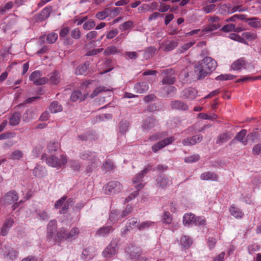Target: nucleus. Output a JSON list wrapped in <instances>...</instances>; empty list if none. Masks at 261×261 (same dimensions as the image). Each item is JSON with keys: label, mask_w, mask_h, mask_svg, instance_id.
Instances as JSON below:
<instances>
[{"label": "nucleus", "mask_w": 261, "mask_h": 261, "mask_svg": "<svg viewBox=\"0 0 261 261\" xmlns=\"http://www.w3.org/2000/svg\"><path fill=\"white\" fill-rule=\"evenodd\" d=\"M178 44L177 41L172 40L165 44H163L161 47L164 51H169L176 47Z\"/></svg>", "instance_id": "4c0bfd02"}, {"label": "nucleus", "mask_w": 261, "mask_h": 261, "mask_svg": "<svg viewBox=\"0 0 261 261\" xmlns=\"http://www.w3.org/2000/svg\"><path fill=\"white\" fill-rule=\"evenodd\" d=\"M93 83L94 81L93 80L86 81L81 84V88L83 90H85L86 93H88L90 89L93 88L94 86V85L93 84Z\"/></svg>", "instance_id": "37998d69"}, {"label": "nucleus", "mask_w": 261, "mask_h": 261, "mask_svg": "<svg viewBox=\"0 0 261 261\" xmlns=\"http://www.w3.org/2000/svg\"><path fill=\"white\" fill-rule=\"evenodd\" d=\"M216 8V5L213 4H210L202 8V11L206 14L211 13L214 12Z\"/></svg>", "instance_id": "0e129e2a"}, {"label": "nucleus", "mask_w": 261, "mask_h": 261, "mask_svg": "<svg viewBox=\"0 0 261 261\" xmlns=\"http://www.w3.org/2000/svg\"><path fill=\"white\" fill-rule=\"evenodd\" d=\"M197 95V91L193 88L185 89L181 93V96L185 98L193 99Z\"/></svg>", "instance_id": "4be33fe9"}, {"label": "nucleus", "mask_w": 261, "mask_h": 261, "mask_svg": "<svg viewBox=\"0 0 261 261\" xmlns=\"http://www.w3.org/2000/svg\"><path fill=\"white\" fill-rule=\"evenodd\" d=\"M206 224V220L203 216H195L194 224L196 226H205Z\"/></svg>", "instance_id": "864d4df0"}, {"label": "nucleus", "mask_w": 261, "mask_h": 261, "mask_svg": "<svg viewBox=\"0 0 261 261\" xmlns=\"http://www.w3.org/2000/svg\"><path fill=\"white\" fill-rule=\"evenodd\" d=\"M122 188V186L119 182L112 181L108 183L103 187V190L106 194H112L120 192Z\"/></svg>", "instance_id": "9d476101"}, {"label": "nucleus", "mask_w": 261, "mask_h": 261, "mask_svg": "<svg viewBox=\"0 0 261 261\" xmlns=\"http://www.w3.org/2000/svg\"><path fill=\"white\" fill-rule=\"evenodd\" d=\"M42 73L39 70L33 71L29 77V80L32 81L36 85H41L47 83L48 79L45 77H41Z\"/></svg>", "instance_id": "9b49d317"}, {"label": "nucleus", "mask_w": 261, "mask_h": 261, "mask_svg": "<svg viewBox=\"0 0 261 261\" xmlns=\"http://www.w3.org/2000/svg\"><path fill=\"white\" fill-rule=\"evenodd\" d=\"M73 203L74 201L72 198L67 199V196H64L56 202L54 206L56 209L60 210V214H65L67 212L69 207L73 205Z\"/></svg>", "instance_id": "423d86ee"}, {"label": "nucleus", "mask_w": 261, "mask_h": 261, "mask_svg": "<svg viewBox=\"0 0 261 261\" xmlns=\"http://www.w3.org/2000/svg\"><path fill=\"white\" fill-rule=\"evenodd\" d=\"M21 115L19 113H14L9 119V124L11 126H16L19 124L20 121Z\"/></svg>", "instance_id": "72a5a7b5"}, {"label": "nucleus", "mask_w": 261, "mask_h": 261, "mask_svg": "<svg viewBox=\"0 0 261 261\" xmlns=\"http://www.w3.org/2000/svg\"><path fill=\"white\" fill-rule=\"evenodd\" d=\"M207 21V25L201 31L202 34L212 32L220 28L222 26L221 18L216 15L209 16Z\"/></svg>", "instance_id": "20e7f679"}, {"label": "nucleus", "mask_w": 261, "mask_h": 261, "mask_svg": "<svg viewBox=\"0 0 261 261\" xmlns=\"http://www.w3.org/2000/svg\"><path fill=\"white\" fill-rule=\"evenodd\" d=\"M110 10L106 9L103 11L98 12L96 14V17L99 20H103L109 15Z\"/></svg>", "instance_id": "8fccbe9b"}, {"label": "nucleus", "mask_w": 261, "mask_h": 261, "mask_svg": "<svg viewBox=\"0 0 261 261\" xmlns=\"http://www.w3.org/2000/svg\"><path fill=\"white\" fill-rule=\"evenodd\" d=\"M149 86L145 82H139L134 86V90L136 92L140 94L145 93L148 91Z\"/></svg>", "instance_id": "5701e85b"}, {"label": "nucleus", "mask_w": 261, "mask_h": 261, "mask_svg": "<svg viewBox=\"0 0 261 261\" xmlns=\"http://www.w3.org/2000/svg\"><path fill=\"white\" fill-rule=\"evenodd\" d=\"M175 138L173 137H170L166 139H163L159 142L154 144L151 147L152 151L156 153L159 150L162 149L164 147L171 144L175 141Z\"/></svg>", "instance_id": "ddd939ff"}, {"label": "nucleus", "mask_w": 261, "mask_h": 261, "mask_svg": "<svg viewBox=\"0 0 261 261\" xmlns=\"http://www.w3.org/2000/svg\"><path fill=\"white\" fill-rule=\"evenodd\" d=\"M60 147V145L58 142L51 141H50L47 144V149L49 152H52L57 151Z\"/></svg>", "instance_id": "49530a36"}, {"label": "nucleus", "mask_w": 261, "mask_h": 261, "mask_svg": "<svg viewBox=\"0 0 261 261\" xmlns=\"http://www.w3.org/2000/svg\"><path fill=\"white\" fill-rule=\"evenodd\" d=\"M95 26V21L92 19H89L84 23L83 28L85 30L88 31L94 28Z\"/></svg>", "instance_id": "6e6d98bb"}, {"label": "nucleus", "mask_w": 261, "mask_h": 261, "mask_svg": "<svg viewBox=\"0 0 261 261\" xmlns=\"http://www.w3.org/2000/svg\"><path fill=\"white\" fill-rule=\"evenodd\" d=\"M171 107L172 109L179 110H187L188 108V106L186 103L179 100L172 101Z\"/></svg>", "instance_id": "2f4dec72"}, {"label": "nucleus", "mask_w": 261, "mask_h": 261, "mask_svg": "<svg viewBox=\"0 0 261 261\" xmlns=\"http://www.w3.org/2000/svg\"><path fill=\"white\" fill-rule=\"evenodd\" d=\"M193 243V239L189 236H183L180 238V244L183 248H188Z\"/></svg>", "instance_id": "c9c22d12"}, {"label": "nucleus", "mask_w": 261, "mask_h": 261, "mask_svg": "<svg viewBox=\"0 0 261 261\" xmlns=\"http://www.w3.org/2000/svg\"><path fill=\"white\" fill-rule=\"evenodd\" d=\"M142 251L139 248H135L129 253L130 256L134 261H149L148 259L141 256Z\"/></svg>", "instance_id": "f3484780"}, {"label": "nucleus", "mask_w": 261, "mask_h": 261, "mask_svg": "<svg viewBox=\"0 0 261 261\" xmlns=\"http://www.w3.org/2000/svg\"><path fill=\"white\" fill-rule=\"evenodd\" d=\"M195 219V215L194 214L189 213L185 214L182 218V223L184 226H189L194 224Z\"/></svg>", "instance_id": "c85d7f7f"}, {"label": "nucleus", "mask_w": 261, "mask_h": 261, "mask_svg": "<svg viewBox=\"0 0 261 261\" xmlns=\"http://www.w3.org/2000/svg\"><path fill=\"white\" fill-rule=\"evenodd\" d=\"M121 215L118 210H112L110 213L109 220L112 224L116 223L119 219H121Z\"/></svg>", "instance_id": "f704fd0d"}, {"label": "nucleus", "mask_w": 261, "mask_h": 261, "mask_svg": "<svg viewBox=\"0 0 261 261\" xmlns=\"http://www.w3.org/2000/svg\"><path fill=\"white\" fill-rule=\"evenodd\" d=\"M88 95V93H85L83 97L82 96V92L81 91L77 90L74 91L70 96L71 100L73 101H76L77 99H80L81 101L84 100Z\"/></svg>", "instance_id": "7c9ffc66"}, {"label": "nucleus", "mask_w": 261, "mask_h": 261, "mask_svg": "<svg viewBox=\"0 0 261 261\" xmlns=\"http://www.w3.org/2000/svg\"><path fill=\"white\" fill-rule=\"evenodd\" d=\"M155 225V222L147 221L142 222L138 225V229L139 230H145L153 227Z\"/></svg>", "instance_id": "a19ab883"}, {"label": "nucleus", "mask_w": 261, "mask_h": 261, "mask_svg": "<svg viewBox=\"0 0 261 261\" xmlns=\"http://www.w3.org/2000/svg\"><path fill=\"white\" fill-rule=\"evenodd\" d=\"M114 163L110 160H108L103 164L102 169L106 172L113 170L114 168Z\"/></svg>", "instance_id": "bf43d9fd"}, {"label": "nucleus", "mask_w": 261, "mask_h": 261, "mask_svg": "<svg viewBox=\"0 0 261 261\" xmlns=\"http://www.w3.org/2000/svg\"><path fill=\"white\" fill-rule=\"evenodd\" d=\"M221 9H224L225 10V12L227 13V14H232V13H233L234 12H237V7H236V6H231L229 5H226V4H225V5H223L221 8H220Z\"/></svg>", "instance_id": "09e8293b"}, {"label": "nucleus", "mask_w": 261, "mask_h": 261, "mask_svg": "<svg viewBox=\"0 0 261 261\" xmlns=\"http://www.w3.org/2000/svg\"><path fill=\"white\" fill-rule=\"evenodd\" d=\"M151 170V167L150 166H148L145 168L141 172L136 175L134 177L133 179V182L134 184H135L134 186L138 191L142 189L143 188L144 185L140 182L142 181V179L145 175L149 171ZM152 170L154 171L155 169H152Z\"/></svg>", "instance_id": "1a4fd4ad"}, {"label": "nucleus", "mask_w": 261, "mask_h": 261, "mask_svg": "<svg viewBox=\"0 0 261 261\" xmlns=\"http://www.w3.org/2000/svg\"><path fill=\"white\" fill-rule=\"evenodd\" d=\"M90 65L89 62H86L83 64L77 67L75 70V74L77 75H83L85 73Z\"/></svg>", "instance_id": "58836bf2"}, {"label": "nucleus", "mask_w": 261, "mask_h": 261, "mask_svg": "<svg viewBox=\"0 0 261 261\" xmlns=\"http://www.w3.org/2000/svg\"><path fill=\"white\" fill-rule=\"evenodd\" d=\"M49 109L51 113H56L61 112L62 110V107L59 102L53 101L50 103Z\"/></svg>", "instance_id": "79ce46f5"}, {"label": "nucleus", "mask_w": 261, "mask_h": 261, "mask_svg": "<svg viewBox=\"0 0 261 261\" xmlns=\"http://www.w3.org/2000/svg\"><path fill=\"white\" fill-rule=\"evenodd\" d=\"M129 122L126 120L121 121L119 125V134H121V135H123L125 134L128 129L129 127Z\"/></svg>", "instance_id": "c03bdc74"}, {"label": "nucleus", "mask_w": 261, "mask_h": 261, "mask_svg": "<svg viewBox=\"0 0 261 261\" xmlns=\"http://www.w3.org/2000/svg\"><path fill=\"white\" fill-rule=\"evenodd\" d=\"M199 159V155L194 154L191 156L185 158V162L188 163H192L197 161Z\"/></svg>", "instance_id": "338daca9"}, {"label": "nucleus", "mask_w": 261, "mask_h": 261, "mask_svg": "<svg viewBox=\"0 0 261 261\" xmlns=\"http://www.w3.org/2000/svg\"><path fill=\"white\" fill-rule=\"evenodd\" d=\"M58 34L56 33H51L49 34L46 37L47 43L52 44L55 43L58 39Z\"/></svg>", "instance_id": "e2e57ef3"}, {"label": "nucleus", "mask_w": 261, "mask_h": 261, "mask_svg": "<svg viewBox=\"0 0 261 261\" xmlns=\"http://www.w3.org/2000/svg\"><path fill=\"white\" fill-rule=\"evenodd\" d=\"M247 134V130L246 129H242L240 132H239L236 135L235 138L233 140H236L243 144V145H245L247 144V140L251 139L252 140H254V138L255 137V133H251L247 135V139H245V136Z\"/></svg>", "instance_id": "f8f14e48"}, {"label": "nucleus", "mask_w": 261, "mask_h": 261, "mask_svg": "<svg viewBox=\"0 0 261 261\" xmlns=\"http://www.w3.org/2000/svg\"><path fill=\"white\" fill-rule=\"evenodd\" d=\"M244 66V60L242 59H239L232 64L231 67L234 70H239L243 68Z\"/></svg>", "instance_id": "ea45409f"}, {"label": "nucleus", "mask_w": 261, "mask_h": 261, "mask_svg": "<svg viewBox=\"0 0 261 261\" xmlns=\"http://www.w3.org/2000/svg\"><path fill=\"white\" fill-rule=\"evenodd\" d=\"M0 254H3L4 256L11 260H14L18 257V252L11 248L8 244L5 245L4 246L1 245Z\"/></svg>", "instance_id": "6e6552de"}, {"label": "nucleus", "mask_w": 261, "mask_h": 261, "mask_svg": "<svg viewBox=\"0 0 261 261\" xmlns=\"http://www.w3.org/2000/svg\"><path fill=\"white\" fill-rule=\"evenodd\" d=\"M162 74L166 75L162 81L163 84L172 85L175 81V77L174 76V71L172 69H167L163 70Z\"/></svg>", "instance_id": "2eb2a0df"}, {"label": "nucleus", "mask_w": 261, "mask_h": 261, "mask_svg": "<svg viewBox=\"0 0 261 261\" xmlns=\"http://www.w3.org/2000/svg\"><path fill=\"white\" fill-rule=\"evenodd\" d=\"M236 76L230 74H221L218 76L216 79L217 80L219 81H225V80H232L235 78Z\"/></svg>", "instance_id": "69168bd1"}, {"label": "nucleus", "mask_w": 261, "mask_h": 261, "mask_svg": "<svg viewBox=\"0 0 261 261\" xmlns=\"http://www.w3.org/2000/svg\"><path fill=\"white\" fill-rule=\"evenodd\" d=\"M46 173L45 168L39 165H37L33 170V175L38 178L43 177Z\"/></svg>", "instance_id": "b1692460"}, {"label": "nucleus", "mask_w": 261, "mask_h": 261, "mask_svg": "<svg viewBox=\"0 0 261 261\" xmlns=\"http://www.w3.org/2000/svg\"><path fill=\"white\" fill-rule=\"evenodd\" d=\"M118 253L117 244L112 241L102 251V256L107 260H110L116 257Z\"/></svg>", "instance_id": "39448f33"}, {"label": "nucleus", "mask_w": 261, "mask_h": 261, "mask_svg": "<svg viewBox=\"0 0 261 261\" xmlns=\"http://www.w3.org/2000/svg\"><path fill=\"white\" fill-rule=\"evenodd\" d=\"M18 199V196L15 191H10L8 192L4 197L5 203L9 204L13 203L12 206L13 210H15L18 206V204L16 203Z\"/></svg>", "instance_id": "4468645a"}, {"label": "nucleus", "mask_w": 261, "mask_h": 261, "mask_svg": "<svg viewBox=\"0 0 261 261\" xmlns=\"http://www.w3.org/2000/svg\"><path fill=\"white\" fill-rule=\"evenodd\" d=\"M229 212L230 214L237 219H240L243 218L244 213L238 207L232 205L230 206Z\"/></svg>", "instance_id": "c756f323"}, {"label": "nucleus", "mask_w": 261, "mask_h": 261, "mask_svg": "<svg viewBox=\"0 0 261 261\" xmlns=\"http://www.w3.org/2000/svg\"><path fill=\"white\" fill-rule=\"evenodd\" d=\"M14 222V221L13 218H7L1 228L0 235L2 236H7L8 234L10 228L13 225Z\"/></svg>", "instance_id": "dca6fc26"}, {"label": "nucleus", "mask_w": 261, "mask_h": 261, "mask_svg": "<svg viewBox=\"0 0 261 261\" xmlns=\"http://www.w3.org/2000/svg\"><path fill=\"white\" fill-rule=\"evenodd\" d=\"M232 137V135L229 132H227L218 136L216 143L222 145L223 143L226 142Z\"/></svg>", "instance_id": "473e14b6"}, {"label": "nucleus", "mask_w": 261, "mask_h": 261, "mask_svg": "<svg viewBox=\"0 0 261 261\" xmlns=\"http://www.w3.org/2000/svg\"><path fill=\"white\" fill-rule=\"evenodd\" d=\"M172 181L165 175H160L156 178V187L158 188H165L171 185Z\"/></svg>", "instance_id": "a211bd4d"}, {"label": "nucleus", "mask_w": 261, "mask_h": 261, "mask_svg": "<svg viewBox=\"0 0 261 261\" xmlns=\"http://www.w3.org/2000/svg\"><path fill=\"white\" fill-rule=\"evenodd\" d=\"M110 90L109 89L103 86H100L99 87L96 88L93 91V92L91 94L90 97L91 98H94L102 91H108Z\"/></svg>", "instance_id": "603ef678"}, {"label": "nucleus", "mask_w": 261, "mask_h": 261, "mask_svg": "<svg viewBox=\"0 0 261 261\" xmlns=\"http://www.w3.org/2000/svg\"><path fill=\"white\" fill-rule=\"evenodd\" d=\"M242 36L249 41L254 40L257 38V35L255 33L249 32H244Z\"/></svg>", "instance_id": "052dcab7"}, {"label": "nucleus", "mask_w": 261, "mask_h": 261, "mask_svg": "<svg viewBox=\"0 0 261 261\" xmlns=\"http://www.w3.org/2000/svg\"><path fill=\"white\" fill-rule=\"evenodd\" d=\"M79 233V229L76 227H73L69 232H67L64 228H61L55 236V240L57 242L61 241L63 240L72 241L78 237Z\"/></svg>", "instance_id": "7ed1b4c3"}, {"label": "nucleus", "mask_w": 261, "mask_h": 261, "mask_svg": "<svg viewBox=\"0 0 261 261\" xmlns=\"http://www.w3.org/2000/svg\"><path fill=\"white\" fill-rule=\"evenodd\" d=\"M120 51L118 50L115 46H110L108 47L104 51L103 54L105 55H114L119 54Z\"/></svg>", "instance_id": "de8ad7c7"}, {"label": "nucleus", "mask_w": 261, "mask_h": 261, "mask_svg": "<svg viewBox=\"0 0 261 261\" xmlns=\"http://www.w3.org/2000/svg\"><path fill=\"white\" fill-rule=\"evenodd\" d=\"M203 139L201 135L193 136L191 138H187L182 140V143L184 145H192L200 142Z\"/></svg>", "instance_id": "412c9836"}, {"label": "nucleus", "mask_w": 261, "mask_h": 261, "mask_svg": "<svg viewBox=\"0 0 261 261\" xmlns=\"http://www.w3.org/2000/svg\"><path fill=\"white\" fill-rule=\"evenodd\" d=\"M133 22L130 20L125 21L119 26V29L122 31L129 30L133 27Z\"/></svg>", "instance_id": "680f3d73"}, {"label": "nucleus", "mask_w": 261, "mask_h": 261, "mask_svg": "<svg viewBox=\"0 0 261 261\" xmlns=\"http://www.w3.org/2000/svg\"><path fill=\"white\" fill-rule=\"evenodd\" d=\"M217 62L209 57H206L200 61L195 66L194 71L198 79L205 77L215 70Z\"/></svg>", "instance_id": "f257e3e1"}, {"label": "nucleus", "mask_w": 261, "mask_h": 261, "mask_svg": "<svg viewBox=\"0 0 261 261\" xmlns=\"http://www.w3.org/2000/svg\"><path fill=\"white\" fill-rule=\"evenodd\" d=\"M49 80L52 84L57 85L60 82V76L59 73L57 71H54L50 73Z\"/></svg>", "instance_id": "a18cd8bd"}, {"label": "nucleus", "mask_w": 261, "mask_h": 261, "mask_svg": "<svg viewBox=\"0 0 261 261\" xmlns=\"http://www.w3.org/2000/svg\"><path fill=\"white\" fill-rule=\"evenodd\" d=\"M114 230V228L111 226H106L99 228L96 232V234L100 237H106Z\"/></svg>", "instance_id": "cd10ccee"}, {"label": "nucleus", "mask_w": 261, "mask_h": 261, "mask_svg": "<svg viewBox=\"0 0 261 261\" xmlns=\"http://www.w3.org/2000/svg\"><path fill=\"white\" fill-rule=\"evenodd\" d=\"M57 223L55 220H50L47 226V235L50 238L54 237L55 233L57 230Z\"/></svg>", "instance_id": "bb28decb"}, {"label": "nucleus", "mask_w": 261, "mask_h": 261, "mask_svg": "<svg viewBox=\"0 0 261 261\" xmlns=\"http://www.w3.org/2000/svg\"><path fill=\"white\" fill-rule=\"evenodd\" d=\"M163 221L167 224H171L172 222V217L170 213L168 212H165L162 216Z\"/></svg>", "instance_id": "13d9d810"}, {"label": "nucleus", "mask_w": 261, "mask_h": 261, "mask_svg": "<svg viewBox=\"0 0 261 261\" xmlns=\"http://www.w3.org/2000/svg\"><path fill=\"white\" fill-rule=\"evenodd\" d=\"M79 156L81 160L89 162V164L86 168L87 173L92 172L100 166V162L94 152L87 150H82L79 152Z\"/></svg>", "instance_id": "f03ea898"}, {"label": "nucleus", "mask_w": 261, "mask_h": 261, "mask_svg": "<svg viewBox=\"0 0 261 261\" xmlns=\"http://www.w3.org/2000/svg\"><path fill=\"white\" fill-rule=\"evenodd\" d=\"M23 153L20 150H16L12 152L9 159L12 160H19L23 156Z\"/></svg>", "instance_id": "4d7b16f0"}, {"label": "nucleus", "mask_w": 261, "mask_h": 261, "mask_svg": "<svg viewBox=\"0 0 261 261\" xmlns=\"http://www.w3.org/2000/svg\"><path fill=\"white\" fill-rule=\"evenodd\" d=\"M246 21L252 28H258L261 27V22L259 19L257 17L247 18Z\"/></svg>", "instance_id": "e433bc0d"}, {"label": "nucleus", "mask_w": 261, "mask_h": 261, "mask_svg": "<svg viewBox=\"0 0 261 261\" xmlns=\"http://www.w3.org/2000/svg\"><path fill=\"white\" fill-rule=\"evenodd\" d=\"M69 164L70 168L74 171H77L81 168V164L78 161L71 160L69 161Z\"/></svg>", "instance_id": "5fc2aeb1"}, {"label": "nucleus", "mask_w": 261, "mask_h": 261, "mask_svg": "<svg viewBox=\"0 0 261 261\" xmlns=\"http://www.w3.org/2000/svg\"><path fill=\"white\" fill-rule=\"evenodd\" d=\"M200 178L202 180L217 181L218 176L215 173L208 171L202 173L200 176Z\"/></svg>", "instance_id": "393cba45"}, {"label": "nucleus", "mask_w": 261, "mask_h": 261, "mask_svg": "<svg viewBox=\"0 0 261 261\" xmlns=\"http://www.w3.org/2000/svg\"><path fill=\"white\" fill-rule=\"evenodd\" d=\"M155 50V48L152 46L147 48L144 53V57L146 59H150L154 55Z\"/></svg>", "instance_id": "3c124183"}, {"label": "nucleus", "mask_w": 261, "mask_h": 261, "mask_svg": "<svg viewBox=\"0 0 261 261\" xmlns=\"http://www.w3.org/2000/svg\"><path fill=\"white\" fill-rule=\"evenodd\" d=\"M46 163L49 166L60 168L64 166L67 162V158L66 155H62L60 158L54 155H51L45 160Z\"/></svg>", "instance_id": "0eeeda50"}, {"label": "nucleus", "mask_w": 261, "mask_h": 261, "mask_svg": "<svg viewBox=\"0 0 261 261\" xmlns=\"http://www.w3.org/2000/svg\"><path fill=\"white\" fill-rule=\"evenodd\" d=\"M94 256V249L89 247L83 250L81 257L84 261H89L92 259Z\"/></svg>", "instance_id": "aec40b11"}, {"label": "nucleus", "mask_w": 261, "mask_h": 261, "mask_svg": "<svg viewBox=\"0 0 261 261\" xmlns=\"http://www.w3.org/2000/svg\"><path fill=\"white\" fill-rule=\"evenodd\" d=\"M119 31L117 29H113L107 33L106 38L107 39H113L117 35Z\"/></svg>", "instance_id": "774afa93"}, {"label": "nucleus", "mask_w": 261, "mask_h": 261, "mask_svg": "<svg viewBox=\"0 0 261 261\" xmlns=\"http://www.w3.org/2000/svg\"><path fill=\"white\" fill-rule=\"evenodd\" d=\"M156 122V120L154 118L149 117L143 121L142 128L144 131H148L155 125Z\"/></svg>", "instance_id": "6ab92c4d"}, {"label": "nucleus", "mask_w": 261, "mask_h": 261, "mask_svg": "<svg viewBox=\"0 0 261 261\" xmlns=\"http://www.w3.org/2000/svg\"><path fill=\"white\" fill-rule=\"evenodd\" d=\"M52 11V8L51 7H46L37 16V20L42 21L47 18Z\"/></svg>", "instance_id": "a878e982"}]
</instances>
